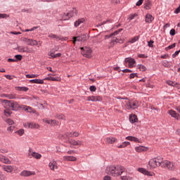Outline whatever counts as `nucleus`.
Masks as SVG:
<instances>
[{
  "mask_svg": "<svg viewBox=\"0 0 180 180\" xmlns=\"http://www.w3.org/2000/svg\"><path fill=\"white\" fill-rule=\"evenodd\" d=\"M20 175L21 176H32V175H36V172L27 170H23Z\"/></svg>",
  "mask_w": 180,
  "mask_h": 180,
  "instance_id": "obj_13",
  "label": "nucleus"
},
{
  "mask_svg": "<svg viewBox=\"0 0 180 180\" xmlns=\"http://www.w3.org/2000/svg\"><path fill=\"white\" fill-rule=\"evenodd\" d=\"M26 112H28L29 113H35L36 111L34 110H33V108L30 106H25L24 108Z\"/></svg>",
  "mask_w": 180,
  "mask_h": 180,
  "instance_id": "obj_35",
  "label": "nucleus"
},
{
  "mask_svg": "<svg viewBox=\"0 0 180 180\" xmlns=\"http://www.w3.org/2000/svg\"><path fill=\"white\" fill-rule=\"evenodd\" d=\"M72 40H73L74 44H75V43H77V41H82L81 36L73 37Z\"/></svg>",
  "mask_w": 180,
  "mask_h": 180,
  "instance_id": "obj_40",
  "label": "nucleus"
},
{
  "mask_svg": "<svg viewBox=\"0 0 180 180\" xmlns=\"http://www.w3.org/2000/svg\"><path fill=\"white\" fill-rule=\"evenodd\" d=\"M81 51L83 57H86V58H91V57L92 56V49L90 47H82Z\"/></svg>",
  "mask_w": 180,
  "mask_h": 180,
  "instance_id": "obj_5",
  "label": "nucleus"
},
{
  "mask_svg": "<svg viewBox=\"0 0 180 180\" xmlns=\"http://www.w3.org/2000/svg\"><path fill=\"white\" fill-rule=\"evenodd\" d=\"M80 37H82V41H86L89 39V34H83Z\"/></svg>",
  "mask_w": 180,
  "mask_h": 180,
  "instance_id": "obj_42",
  "label": "nucleus"
},
{
  "mask_svg": "<svg viewBox=\"0 0 180 180\" xmlns=\"http://www.w3.org/2000/svg\"><path fill=\"white\" fill-rule=\"evenodd\" d=\"M0 162H3V164H11L12 162L9 158L6 156H4L3 155H0Z\"/></svg>",
  "mask_w": 180,
  "mask_h": 180,
  "instance_id": "obj_15",
  "label": "nucleus"
},
{
  "mask_svg": "<svg viewBox=\"0 0 180 180\" xmlns=\"http://www.w3.org/2000/svg\"><path fill=\"white\" fill-rule=\"evenodd\" d=\"M139 39H140V36H135L134 37H133L132 39H131V40L129 41V43H136V41H139Z\"/></svg>",
  "mask_w": 180,
  "mask_h": 180,
  "instance_id": "obj_43",
  "label": "nucleus"
},
{
  "mask_svg": "<svg viewBox=\"0 0 180 180\" xmlns=\"http://www.w3.org/2000/svg\"><path fill=\"white\" fill-rule=\"evenodd\" d=\"M117 140V139L116 138L108 137L106 138V143H108V144H113V143H115Z\"/></svg>",
  "mask_w": 180,
  "mask_h": 180,
  "instance_id": "obj_34",
  "label": "nucleus"
},
{
  "mask_svg": "<svg viewBox=\"0 0 180 180\" xmlns=\"http://www.w3.org/2000/svg\"><path fill=\"white\" fill-rule=\"evenodd\" d=\"M166 84H167V85H169V86H176V85H178L177 82H172L171 80H167Z\"/></svg>",
  "mask_w": 180,
  "mask_h": 180,
  "instance_id": "obj_38",
  "label": "nucleus"
},
{
  "mask_svg": "<svg viewBox=\"0 0 180 180\" xmlns=\"http://www.w3.org/2000/svg\"><path fill=\"white\" fill-rule=\"evenodd\" d=\"M137 171L141 174H143V175H147L148 176H153V173L148 172L147 169L143 167L138 168Z\"/></svg>",
  "mask_w": 180,
  "mask_h": 180,
  "instance_id": "obj_12",
  "label": "nucleus"
},
{
  "mask_svg": "<svg viewBox=\"0 0 180 180\" xmlns=\"http://www.w3.org/2000/svg\"><path fill=\"white\" fill-rule=\"evenodd\" d=\"M136 16H137L136 13L131 14L129 18V20H133V19H134V18H136Z\"/></svg>",
  "mask_w": 180,
  "mask_h": 180,
  "instance_id": "obj_59",
  "label": "nucleus"
},
{
  "mask_svg": "<svg viewBox=\"0 0 180 180\" xmlns=\"http://www.w3.org/2000/svg\"><path fill=\"white\" fill-rule=\"evenodd\" d=\"M43 122L44 123H46L47 124H50V126H58V121L56 120H49L47 118H44L43 120Z\"/></svg>",
  "mask_w": 180,
  "mask_h": 180,
  "instance_id": "obj_10",
  "label": "nucleus"
},
{
  "mask_svg": "<svg viewBox=\"0 0 180 180\" xmlns=\"http://www.w3.org/2000/svg\"><path fill=\"white\" fill-rule=\"evenodd\" d=\"M6 177L4 174H2V172H0V180H5Z\"/></svg>",
  "mask_w": 180,
  "mask_h": 180,
  "instance_id": "obj_61",
  "label": "nucleus"
},
{
  "mask_svg": "<svg viewBox=\"0 0 180 180\" xmlns=\"http://www.w3.org/2000/svg\"><path fill=\"white\" fill-rule=\"evenodd\" d=\"M30 82H32V84H44V80L41 79H31Z\"/></svg>",
  "mask_w": 180,
  "mask_h": 180,
  "instance_id": "obj_31",
  "label": "nucleus"
},
{
  "mask_svg": "<svg viewBox=\"0 0 180 180\" xmlns=\"http://www.w3.org/2000/svg\"><path fill=\"white\" fill-rule=\"evenodd\" d=\"M63 161H72V162H75L77 161V158H75V156H63Z\"/></svg>",
  "mask_w": 180,
  "mask_h": 180,
  "instance_id": "obj_25",
  "label": "nucleus"
},
{
  "mask_svg": "<svg viewBox=\"0 0 180 180\" xmlns=\"http://www.w3.org/2000/svg\"><path fill=\"white\" fill-rule=\"evenodd\" d=\"M179 53H180V50L175 51V53L172 54L173 58H175V57H176V56H178Z\"/></svg>",
  "mask_w": 180,
  "mask_h": 180,
  "instance_id": "obj_64",
  "label": "nucleus"
},
{
  "mask_svg": "<svg viewBox=\"0 0 180 180\" xmlns=\"http://www.w3.org/2000/svg\"><path fill=\"white\" fill-rule=\"evenodd\" d=\"M55 117L56 119H58V120H65V116L62 114H56Z\"/></svg>",
  "mask_w": 180,
  "mask_h": 180,
  "instance_id": "obj_37",
  "label": "nucleus"
},
{
  "mask_svg": "<svg viewBox=\"0 0 180 180\" xmlns=\"http://www.w3.org/2000/svg\"><path fill=\"white\" fill-rule=\"evenodd\" d=\"M30 155L32 157H33V158H35L36 160H40V158H41V154H40L39 153H36V152H32V148H30V149H29L28 157H30Z\"/></svg>",
  "mask_w": 180,
  "mask_h": 180,
  "instance_id": "obj_9",
  "label": "nucleus"
},
{
  "mask_svg": "<svg viewBox=\"0 0 180 180\" xmlns=\"http://www.w3.org/2000/svg\"><path fill=\"white\" fill-rule=\"evenodd\" d=\"M44 81H57L60 82L61 81V79L60 77H48L44 79Z\"/></svg>",
  "mask_w": 180,
  "mask_h": 180,
  "instance_id": "obj_33",
  "label": "nucleus"
},
{
  "mask_svg": "<svg viewBox=\"0 0 180 180\" xmlns=\"http://www.w3.org/2000/svg\"><path fill=\"white\" fill-rule=\"evenodd\" d=\"M84 22H85L84 18H79L74 22V26L75 27H78L79 25H82V23H84Z\"/></svg>",
  "mask_w": 180,
  "mask_h": 180,
  "instance_id": "obj_21",
  "label": "nucleus"
},
{
  "mask_svg": "<svg viewBox=\"0 0 180 180\" xmlns=\"http://www.w3.org/2000/svg\"><path fill=\"white\" fill-rule=\"evenodd\" d=\"M135 150L137 153H143V151H148V148L146 146H137L135 148Z\"/></svg>",
  "mask_w": 180,
  "mask_h": 180,
  "instance_id": "obj_22",
  "label": "nucleus"
},
{
  "mask_svg": "<svg viewBox=\"0 0 180 180\" xmlns=\"http://www.w3.org/2000/svg\"><path fill=\"white\" fill-rule=\"evenodd\" d=\"M3 169L4 171H6V172L11 173L13 172L14 167L11 165H4L3 166Z\"/></svg>",
  "mask_w": 180,
  "mask_h": 180,
  "instance_id": "obj_20",
  "label": "nucleus"
},
{
  "mask_svg": "<svg viewBox=\"0 0 180 180\" xmlns=\"http://www.w3.org/2000/svg\"><path fill=\"white\" fill-rule=\"evenodd\" d=\"M126 140H129V141H134V143H140V139H139L136 136H129L126 137Z\"/></svg>",
  "mask_w": 180,
  "mask_h": 180,
  "instance_id": "obj_26",
  "label": "nucleus"
},
{
  "mask_svg": "<svg viewBox=\"0 0 180 180\" xmlns=\"http://www.w3.org/2000/svg\"><path fill=\"white\" fill-rule=\"evenodd\" d=\"M162 65H163V67L169 68V62L168 60H163L162 62Z\"/></svg>",
  "mask_w": 180,
  "mask_h": 180,
  "instance_id": "obj_48",
  "label": "nucleus"
},
{
  "mask_svg": "<svg viewBox=\"0 0 180 180\" xmlns=\"http://www.w3.org/2000/svg\"><path fill=\"white\" fill-rule=\"evenodd\" d=\"M162 168H165L169 171H175V168H176V164L169 160H163Z\"/></svg>",
  "mask_w": 180,
  "mask_h": 180,
  "instance_id": "obj_4",
  "label": "nucleus"
},
{
  "mask_svg": "<svg viewBox=\"0 0 180 180\" xmlns=\"http://www.w3.org/2000/svg\"><path fill=\"white\" fill-rule=\"evenodd\" d=\"M152 6L153 4H151V1H148L145 4V9H146L147 11H150V9H151Z\"/></svg>",
  "mask_w": 180,
  "mask_h": 180,
  "instance_id": "obj_41",
  "label": "nucleus"
},
{
  "mask_svg": "<svg viewBox=\"0 0 180 180\" xmlns=\"http://www.w3.org/2000/svg\"><path fill=\"white\" fill-rule=\"evenodd\" d=\"M14 129H15V127L10 126L7 128V131H10V133H12V131H13Z\"/></svg>",
  "mask_w": 180,
  "mask_h": 180,
  "instance_id": "obj_55",
  "label": "nucleus"
},
{
  "mask_svg": "<svg viewBox=\"0 0 180 180\" xmlns=\"http://www.w3.org/2000/svg\"><path fill=\"white\" fill-rule=\"evenodd\" d=\"M74 16V12L70 13H63L60 14V20H68L70 18H72Z\"/></svg>",
  "mask_w": 180,
  "mask_h": 180,
  "instance_id": "obj_7",
  "label": "nucleus"
},
{
  "mask_svg": "<svg viewBox=\"0 0 180 180\" xmlns=\"http://www.w3.org/2000/svg\"><path fill=\"white\" fill-rule=\"evenodd\" d=\"M15 60H17V61H20L22 58H23V56L22 55H15Z\"/></svg>",
  "mask_w": 180,
  "mask_h": 180,
  "instance_id": "obj_52",
  "label": "nucleus"
},
{
  "mask_svg": "<svg viewBox=\"0 0 180 180\" xmlns=\"http://www.w3.org/2000/svg\"><path fill=\"white\" fill-rule=\"evenodd\" d=\"M169 115L172 116V117H174V119H176V120H179V114L176 112V111L174 110H170L168 112Z\"/></svg>",
  "mask_w": 180,
  "mask_h": 180,
  "instance_id": "obj_16",
  "label": "nucleus"
},
{
  "mask_svg": "<svg viewBox=\"0 0 180 180\" xmlns=\"http://www.w3.org/2000/svg\"><path fill=\"white\" fill-rule=\"evenodd\" d=\"M6 96L8 98V99H16L15 94H7Z\"/></svg>",
  "mask_w": 180,
  "mask_h": 180,
  "instance_id": "obj_47",
  "label": "nucleus"
},
{
  "mask_svg": "<svg viewBox=\"0 0 180 180\" xmlns=\"http://www.w3.org/2000/svg\"><path fill=\"white\" fill-rule=\"evenodd\" d=\"M127 146H130V142L124 141L121 145L118 146V148H124V147H127Z\"/></svg>",
  "mask_w": 180,
  "mask_h": 180,
  "instance_id": "obj_39",
  "label": "nucleus"
},
{
  "mask_svg": "<svg viewBox=\"0 0 180 180\" xmlns=\"http://www.w3.org/2000/svg\"><path fill=\"white\" fill-rule=\"evenodd\" d=\"M27 78H37L39 75H26Z\"/></svg>",
  "mask_w": 180,
  "mask_h": 180,
  "instance_id": "obj_51",
  "label": "nucleus"
},
{
  "mask_svg": "<svg viewBox=\"0 0 180 180\" xmlns=\"http://www.w3.org/2000/svg\"><path fill=\"white\" fill-rule=\"evenodd\" d=\"M20 109V105L16 101H12L11 104V110H14L16 112V110H19Z\"/></svg>",
  "mask_w": 180,
  "mask_h": 180,
  "instance_id": "obj_17",
  "label": "nucleus"
},
{
  "mask_svg": "<svg viewBox=\"0 0 180 180\" xmlns=\"http://www.w3.org/2000/svg\"><path fill=\"white\" fill-rule=\"evenodd\" d=\"M89 90L91 92H95L96 91V87L95 86H91L89 87Z\"/></svg>",
  "mask_w": 180,
  "mask_h": 180,
  "instance_id": "obj_60",
  "label": "nucleus"
},
{
  "mask_svg": "<svg viewBox=\"0 0 180 180\" xmlns=\"http://www.w3.org/2000/svg\"><path fill=\"white\" fill-rule=\"evenodd\" d=\"M112 23V20L108 19L105 21H103L101 23H98L97 26H103V25H106V23Z\"/></svg>",
  "mask_w": 180,
  "mask_h": 180,
  "instance_id": "obj_45",
  "label": "nucleus"
},
{
  "mask_svg": "<svg viewBox=\"0 0 180 180\" xmlns=\"http://www.w3.org/2000/svg\"><path fill=\"white\" fill-rule=\"evenodd\" d=\"M103 98L101 96H91V102H102Z\"/></svg>",
  "mask_w": 180,
  "mask_h": 180,
  "instance_id": "obj_24",
  "label": "nucleus"
},
{
  "mask_svg": "<svg viewBox=\"0 0 180 180\" xmlns=\"http://www.w3.org/2000/svg\"><path fill=\"white\" fill-rule=\"evenodd\" d=\"M154 41L150 40L149 41H148V47H154Z\"/></svg>",
  "mask_w": 180,
  "mask_h": 180,
  "instance_id": "obj_56",
  "label": "nucleus"
},
{
  "mask_svg": "<svg viewBox=\"0 0 180 180\" xmlns=\"http://www.w3.org/2000/svg\"><path fill=\"white\" fill-rule=\"evenodd\" d=\"M153 20H154V17L153 16V15L147 13L145 17L146 23H152Z\"/></svg>",
  "mask_w": 180,
  "mask_h": 180,
  "instance_id": "obj_18",
  "label": "nucleus"
},
{
  "mask_svg": "<svg viewBox=\"0 0 180 180\" xmlns=\"http://www.w3.org/2000/svg\"><path fill=\"white\" fill-rule=\"evenodd\" d=\"M22 41L27 44V46H38L39 42L36 39H28V38H22Z\"/></svg>",
  "mask_w": 180,
  "mask_h": 180,
  "instance_id": "obj_6",
  "label": "nucleus"
},
{
  "mask_svg": "<svg viewBox=\"0 0 180 180\" xmlns=\"http://www.w3.org/2000/svg\"><path fill=\"white\" fill-rule=\"evenodd\" d=\"M69 143L72 146H81V144H82V142H81V141H75L74 139H70Z\"/></svg>",
  "mask_w": 180,
  "mask_h": 180,
  "instance_id": "obj_28",
  "label": "nucleus"
},
{
  "mask_svg": "<svg viewBox=\"0 0 180 180\" xmlns=\"http://www.w3.org/2000/svg\"><path fill=\"white\" fill-rule=\"evenodd\" d=\"M138 57L139 58H148V56L146 54L139 53Z\"/></svg>",
  "mask_w": 180,
  "mask_h": 180,
  "instance_id": "obj_53",
  "label": "nucleus"
},
{
  "mask_svg": "<svg viewBox=\"0 0 180 180\" xmlns=\"http://www.w3.org/2000/svg\"><path fill=\"white\" fill-rule=\"evenodd\" d=\"M175 46H176V44L174 43V44H172V45H169L167 48H165V50L167 51V50H171L172 49H174V48H175Z\"/></svg>",
  "mask_w": 180,
  "mask_h": 180,
  "instance_id": "obj_57",
  "label": "nucleus"
},
{
  "mask_svg": "<svg viewBox=\"0 0 180 180\" xmlns=\"http://www.w3.org/2000/svg\"><path fill=\"white\" fill-rule=\"evenodd\" d=\"M124 171H126V168L120 165H110L107 167L105 169L106 174H108V175H112V176H119L122 175Z\"/></svg>",
  "mask_w": 180,
  "mask_h": 180,
  "instance_id": "obj_1",
  "label": "nucleus"
},
{
  "mask_svg": "<svg viewBox=\"0 0 180 180\" xmlns=\"http://www.w3.org/2000/svg\"><path fill=\"white\" fill-rule=\"evenodd\" d=\"M12 110H9L8 108H6V110H4V116H6L7 117H11V115H12Z\"/></svg>",
  "mask_w": 180,
  "mask_h": 180,
  "instance_id": "obj_36",
  "label": "nucleus"
},
{
  "mask_svg": "<svg viewBox=\"0 0 180 180\" xmlns=\"http://www.w3.org/2000/svg\"><path fill=\"white\" fill-rule=\"evenodd\" d=\"M6 18H9V15L6 13H0V19H6Z\"/></svg>",
  "mask_w": 180,
  "mask_h": 180,
  "instance_id": "obj_49",
  "label": "nucleus"
},
{
  "mask_svg": "<svg viewBox=\"0 0 180 180\" xmlns=\"http://www.w3.org/2000/svg\"><path fill=\"white\" fill-rule=\"evenodd\" d=\"M28 129H39L40 126L38 124L33 123V122H28L27 124V127Z\"/></svg>",
  "mask_w": 180,
  "mask_h": 180,
  "instance_id": "obj_19",
  "label": "nucleus"
},
{
  "mask_svg": "<svg viewBox=\"0 0 180 180\" xmlns=\"http://www.w3.org/2000/svg\"><path fill=\"white\" fill-rule=\"evenodd\" d=\"M135 77H137V73H131L129 75L130 79H133V78H134Z\"/></svg>",
  "mask_w": 180,
  "mask_h": 180,
  "instance_id": "obj_63",
  "label": "nucleus"
},
{
  "mask_svg": "<svg viewBox=\"0 0 180 180\" xmlns=\"http://www.w3.org/2000/svg\"><path fill=\"white\" fill-rule=\"evenodd\" d=\"M49 167L51 171H56V169H58V166L57 165V161L53 160L49 162Z\"/></svg>",
  "mask_w": 180,
  "mask_h": 180,
  "instance_id": "obj_11",
  "label": "nucleus"
},
{
  "mask_svg": "<svg viewBox=\"0 0 180 180\" xmlns=\"http://www.w3.org/2000/svg\"><path fill=\"white\" fill-rule=\"evenodd\" d=\"M49 37H50L51 39H60V37L54 34H49Z\"/></svg>",
  "mask_w": 180,
  "mask_h": 180,
  "instance_id": "obj_54",
  "label": "nucleus"
},
{
  "mask_svg": "<svg viewBox=\"0 0 180 180\" xmlns=\"http://www.w3.org/2000/svg\"><path fill=\"white\" fill-rule=\"evenodd\" d=\"M122 30H123V29H119L118 30L114 32L113 33L110 34V35H105V39H110V37H112V36H117V34H119V33H120V32H122Z\"/></svg>",
  "mask_w": 180,
  "mask_h": 180,
  "instance_id": "obj_29",
  "label": "nucleus"
},
{
  "mask_svg": "<svg viewBox=\"0 0 180 180\" xmlns=\"http://www.w3.org/2000/svg\"><path fill=\"white\" fill-rule=\"evenodd\" d=\"M117 43H119V39H117L115 37H113L111 38V41L110 42V45H109V49H110V47H113V46H115V44H117Z\"/></svg>",
  "mask_w": 180,
  "mask_h": 180,
  "instance_id": "obj_23",
  "label": "nucleus"
},
{
  "mask_svg": "<svg viewBox=\"0 0 180 180\" xmlns=\"http://www.w3.org/2000/svg\"><path fill=\"white\" fill-rule=\"evenodd\" d=\"M143 2H144V0H139L136 4V6H141Z\"/></svg>",
  "mask_w": 180,
  "mask_h": 180,
  "instance_id": "obj_58",
  "label": "nucleus"
},
{
  "mask_svg": "<svg viewBox=\"0 0 180 180\" xmlns=\"http://www.w3.org/2000/svg\"><path fill=\"white\" fill-rule=\"evenodd\" d=\"M163 164L164 158L160 156L150 159L148 162V165L152 169H154V168H157L158 167H161L162 168Z\"/></svg>",
  "mask_w": 180,
  "mask_h": 180,
  "instance_id": "obj_2",
  "label": "nucleus"
},
{
  "mask_svg": "<svg viewBox=\"0 0 180 180\" xmlns=\"http://www.w3.org/2000/svg\"><path fill=\"white\" fill-rule=\"evenodd\" d=\"M6 122L8 124H9V126H12V124L15 123V122H13V120L11 119H7Z\"/></svg>",
  "mask_w": 180,
  "mask_h": 180,
  "instance_id": "obj_50",
  "label": "nucleus"
},
{
  "mask_svg": "<svg viewBox=\"0 0 180 180\" xmlns=\"http://www.w3.org/2000/svg\"><path fill=\"white\" fill-rule=\"evenodd\" d=\"M18 50L20 53H29V48L25 46H18Z\"/></svg>",
  "mask_w": 180,
  "mask_h": 180,
  "instance_id": "obj_30",
  "label": "nucleus"
},
{
  "mask_svg": "<svg viewBox=\"0 0 180 180\" xmlns=\"http://www.w3.org/2000/svg\"><path fill=\"white\" fill-rule=\"evenodd\" d=\"M138 68L140 70V71H146L147 70V68L144 66V65H138Z\"/></svg>",
  "mask_w": 180,
  "mask_h": 180,
  "instance_id": "obj_46",
  "label": "nucleus"
},
{
  "mask_svg": "<svg viewBox=\"0 0 180 180\" xmlns=\"http://www.w3.org/2000/svg\"><path fill=\"white\" fill-rule=\"evenodd\" d=\"M15 89L21 92H27V91H29L28 87L26 86H15Z\"/></svg>",
  "mask_w": 180,
  "mask_h": 180,
  "instance_id": "obj_32",
  "label": "nucleus"
},
{
  "mask_svg": "<svg viewBox=\"0 0 180 180\" xmlns=\"http://www.w3.org/2000/svg\"><path fill=\"white\" fill-rule=\"evenodd\" d=\"M15 133V134H18V136H22L25 134V129H18Z\"/></svg>",
  "mask_w": 180,
  "mask_h": 180,
  "instance_id": "obj_44",
  "label": "nucleus"
},
{
  "mask_svg": "<svg viewBox=\"0 0 180 180\" xmlns=\"http://www.w3.org/2000/svg\"><path fill=\"white\" fill-rule=\"evenodd\" d=\"M79 136V134L77 131H74L72 133V137H78Z\"/></svg>",
  "mask_w": 180,
  "mask_h": 180,
  "instance_id": "obj_62",
  "label": "nucleus"
},
{
  "mask_svg": "<svg viewBox=\"0 0 180 180\" xmlns=\"http://www.w3.org/2000/svg\"><path fill=\"white\" fill-rule=\"evenodd\" d=\"M139 101L137 100H129L127 101L125 108L127 109V110H134L137 109L139 106Z\"/></svg>",
  "mask_w": 180,
  "mask_h": 180,
  "instance_id": "obj_3",
  "label": "nucleus"
},
{
  "mask_svg": "<svg viewBox=\"0 0 180 180\" xmlns=\"http://www.w3.org/2000/svg\"><path fill=\"white\" fill-rule=\"evenodd\" d=\"M12 102L13 101L9 100H3L2 101V105L4 106V109H9L11 110L12 109Z\"/></svg>",
  "mask_w": 180,
  "mask_h": 180,
  "instance_id": "obj_8",
  "label": "nucleus"
},
{
  "mask_svg": "<svg viewBox=\"0 0 180 180\" xmlns=\"http://www.w3.org/2000/svg\"><path fill=\"white\" fill-rule=\"evenodd\" d=\"M137 120H139V119H137V115H136L134 114H131L129 116V122L131 123H137Z\"/></svg>",
  "mask_w": 180,
  "mask_h": 180,
  "instance_id": "obj_27",
  "label": "nucleus"
},
{
  "mask_svg": "<svg viewBox=\"0 0 180 180\" xmlns=\"http://www.w3.org/2000/svg\"><path fill=\"white\" fill-rule=\"evenodd\" d=\"M125 63H129V68H133V67H134V64H136V60H134V58H125Z\"/></svg>",
  "mask_w": 180,
  "mask_h": 180,
  "instance_id": "obj_14",
  "label": "nucleus"
}]
</instances>
